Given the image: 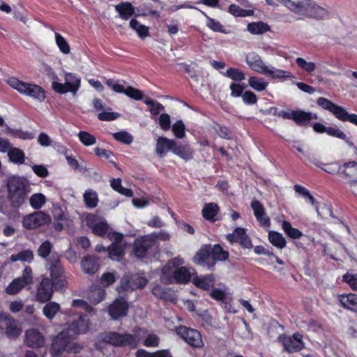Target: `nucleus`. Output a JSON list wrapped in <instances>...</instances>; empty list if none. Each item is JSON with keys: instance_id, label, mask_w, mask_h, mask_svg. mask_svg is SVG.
Returning a JSON list of instances; mask_svg holds the SVG:
<instances>
[{"instance_id": "54", "label": "nucleus", "mask_w": 357, "mask_h": 357, "mask_svg": "<svg viewBox=\"0 0 357 357\" xmlns=\"http://www.w3.org/2000/svg\"><path fill=\"white\" fill-rule=\"evenodd\" d=\"M55 40L60 51L63 54H68L70 48L66 40L59 33H55Z\"/></svg>"}, {"instance_id": "56", "label": "nucleus", "mask_w": 357, "mask_h": 357, "mask_svg": "<svg viewBox=\"0 0 357 357\" xmlns=\"http://www.w3.org/2000/svg\"><path fill=\"white\" fill-rule=\"evenodd\" d=\"M207 26L215 32H220L222 33H226L227 31L223 25L219 21H217L213 18L207 17Z\"/></svg>"}, {"instance_id": "2", "label": "nucleus", "mask_w": 357, "mask_h": 357, "mask_svg": "<svg viewBox=\"0 0 357 357\" xmlns=\"http://www.w3.org/2000/svg\"><path fill=\"white\" fill-rule=\"evenodd\" d=\"M6 185L10 207L14 209L22 207L31 190L29 181L23 176L13 175L6 179Z\"/></svg>"}, {"instance_id": "34", "label": "nucleus", "mask_w": 357, "mask_h": 357, "mask_svg": "<svg viewBox=\"0 0 357 357\" xmlns=\"http://www.w3.org/2000/svg\"><path fill=\"white\" fill-rule=\"evenodd\" d=\"M263 75L271 77L273 79L293 77V75L289 71L278 69L273 66H266V68Z\"/></svg>"}, {"instance_id": "1", "label": "nucleus", "mask_w": 357, "mask_h": 357, "mask_svg": "<svg viewBox=\"0 0 357 357\" xmlns=\"http://www.w3.org/2000/svg\"><path fill=\"white\" fill-rule=\"evenodd\" d=\"M89 328V319L86 314H80L77 319L73 320L66 328L62 330L52 340L50 353L53 356H59L63 351L77 354L82 347L74 343L75 337L86 333Z\"/></svg>"}, {"instance_id": "26", "label": "nucleus", "mask_w": 357, "mask_h": 357, "mask_svg": "<svg viewBox=\"0 0 357 357\" xmlns=\"http://www.w3.org/2000/svg\"><path fill=\"white\" fill-rule=\"evenodd\" d=\"M172 153L185 161L192 160L194 155V151L188 144H178L176 142Z\"/></svg>"}, {"instance_id": "29", "label": "nucleus", "mask_w": 357, "mask_h": 357, "mask_svg": "<svg viewBox=\"0 0 357 357\" xmlns=\"http://www.w3.org/2000/svg\"><path fill=\"white\" fill-rule=\"evenodd\" d=\"M211 266L215 267L217 261H224L228 259L229 252L223 250L220 244H215L213 246L211 245Z\"/></svg>"}, {"instance_id": "20", "label": "nucleus", "mask_w": 357, "mask_h": 357, "mask_svg": "<svg viewBox=\"0 0 357 357\" xmlns=\"http://www.w3.org/2000/svg\"><path fill=\"white\" fill-rule=\"evenodd\" d=\"M45 339L41 333L36 328L27 330L25 333V343L31 348L43 347Z\"/></svg>"}, {"instance_id": "64", "label": "nucleus", "mask_w": 357, "mask_h": 357, "mask_svg": "<svg viewBox=\"0 0 357 357\" xmlns=\"http://www.w3.org/2000/svg\"><path fill=\"white\" fill-rule=\"evenodd\" d=\"M209 296L217 301H223L227 297L225 291L218 288L213 289L209 293Z\"/></svg>"}, {"instance_id": "24", "label": "nucleus", "mask_w": 357, "mask_h": 357, "mask_svg": "<svg viewBox=\"0 0 357 357\" xmlns=\"http://www.w3.org/2000/svg\"><path fill=\"white\" fill-rule=\"evenodd\" d=\"M81 266L83 272L93 275L100 268V259L93 255H86L82 259Z\"/></svg>"}, {"instance_id": "25", "label": "nucleus", "mask_w": 357, "mask_h": 357, "mask_svg": "<svg viewBox=\"0 0 357 357\" xmlns=\"http://www.w3.org/2000/svg\"><path fill=\"white\" fill-rule=\"evenodd\" d=\"M151 292L153 295L160 300L172 302L174 299V291L172 288L160 284H155L153 287Z\"/></svg>"}, {"instance_id": "53", "label": "nucleus", "mask_w": 357, "mask_h": 357, "mask_svg": "<svg viewBox=\"0 0 357 357\" xmlns=\"http://www.w3.org/2000/svg\"><path fill=\"white\" fill-rule=\"evenodd\" d=\"M52 250V244L50 241H45L40 244L37 250V254L42 258L46 259Z\"/></svg>"}, {"instance_id": "50", "label": "nucleus", "mask_w": 357, "mask_h": 357, "mask_svg": "<svg viewBox=\"0 0 357 357\" xmlns=\"http://www.w3.org/2000/svg\"><path fill=\"white\" fill-rule=\"evenodd\" d=\"M296 63L301 70L308 73H312L316 69V64L314 62H308L301 57L296 59Z\"/></svg>"}, {"instance_id": "52", "label": "nucleus", "mask_w": 357, "mask_h": 357, "mask_svg": "<svg viewBox=\"0 0 357 357\" xmlns=\"http://www.w3.org/2000/svg\"><path fill=\"white\" fill-rule=\"evenodd\" d=\"M357 167V162L356 161H349L347 162H344L342 165H340V172H338V174L342 177L344 178H351V174L350 172L347 170L349 167Z\"/></svg>"}, {"instance_id": "15", "label": "nucleus", "mask_w": 357, "mask_h": 357, "mask_svg": "<svg viewBox=\"0 0 357 357\" xmlns=\"http://www.w3.org/2000/svg\"><path fill=\"white\" fill-rule=\"evenodd\" d=\"M226 239L231 243H238L244 249H250L253 247L252 240L243 227H236L232 234H229Z\"/></svg>"}, {"instance_id": "27", "label": "nucleus", "mask_w": 357, "mask_h": 357, "mask_svg": "<svg viewBox=\"0 0 357 357\" xmlns=\"http://www.w3.org/2000/svg\"><path fill=\"white\" fill-rule=\"evenodd\" d=\"M174 146H175L174 140L165 137H159L156 142L155 152L160 157H162L169 151L172 152Z\"/></svg>"}, {"instance_id": "55", "label": "nucleus", "mask_w": 357, "mask_h": 357, "mask_svg": "<svg viewBox=\"0 0 357 357\" xmlns=\"http://www.w3.org/2000/svg\"><path fill=\"white\" fill-rule=\"evenodd\" d=\"M185 127L183 122L181 120L177 121L172 126V132L175 137L178 139H183L185 136Z\"/></svg>"}, {"instance_id": "30", "label": "nucleus", "mask_w": 357, "mask_h": 357, "mask_svg": "<svg viewBox=\"0 0 357 357\" xmlns=\"http://www.w3.org/2000/svg\"><path fill=\"white\" fill-rule=\"evenodd\" d=\"M115 10L119 13V17L123 20H128L135 15V8L128 1H122L116 5Z\"/></svg>"}, {"instance_id": "41", "label": "nucleus", "mask_w": 357, "mask_h": 357, "mask_svg": "<svg viewBox=\"0 0 357 357\" xmlns=\"http://www.w3.org/2000/svg\"><path fill=\"white\" fill-rule=\"evenodd\" d=\"M304 198L305 199L306 202H309L313 206H315L316 211L319 215H321V213L320 212L321 208L322 210H325L331 217L334 218L332 207L325 204H324L322 206H320L319 203L316 202L314 197L311 195L310 192H308V195H306V197H304Z\"/></svg>"}, {"instance_id": "17", "label": "nucleus", "mask_w": 357, "mask_h": 357, "mask_svg": "<svg viewBox=\"0 0 357 357\" xmlns=\"http://www.w3.org/2000/svg\"><path fill=\"white\" fill-rule=\"evenodd\" d=\"M54 283L48 278H43L39 283L36 291V299L40 303H45L52 298Z\"/></svg>"}, {"instance_id": "14", "label": "nucleus", "mask_w": 357, "mask_h": 357, "mask_svg": "<svg viewBox=\"0 0 357 357\" xmlns=\"http://www.w3.org/2000/svg\"><path fill=\"white\" fill-rule=\"evenodd\" d=\"M50 216L43 211H36L25 215L22 220L23 227L27 229H33L46 225Z\"/></svg>"}, {"instance_id": "18", "label": "nucleus", "mask_w": 357, "mask_h": 357, "mask_svg": "<svg viewBox=\"0 0 357 357\" xmlns=\"http://www.w3.org/2000/svg\"><path fill=\"white\" fill-rule=\"evenodd\" d=\"M211 244L202 245L192 259L195 264L206 267L208 270L213 271V267L211 266Z\"/></svg>"}, {"instance_id": "61", "label": "nucleus", "mask_w": 357, "mask_h": 357, "mask_svg": "<svg viewBox=\"0 0 357 357\" xmlns=\"http://www.w3.org/2000/svg\"><path fill=\"white\" fill-rule=\"evenodd\" d=\"M342 280L347 283L354 291H357V275L346 273L342 277Z\"/></svg>"}, {"instance_id": "19", "label": "nucleus", "mask_w": 357, "mask_h": 357, "mask_svg": "<svg viewBox=\"0 0 357 357\" xmlns=\"http://www.w3.org/2000/svg\"><path fill=\"white\" fill-rule=\"evenodd\" d=\"M282 343L284 349L290 354L300 351L305 347L303 335L299 333H295L292 336H284L282 340Z\"/></svg>"}, {"instance_id": "6", "label": "nucleus", "mask_w": 357, "mask_h": 357, "mask_svg": "<svg viewBox=\"0 0 357 357\" xmlns=\"http://www.w3.org/2000/svg\"><path fill=\"white\" fill-rule=\"evenodd\" d=\"M175 332L179 337L191 347L201 349L204 347L202 336L198 330L180 325L176 327Z\"/></svg>"}, {"instance_id": "9", "label": "nucleus", "mask_w": 357, "mask_h": 357, "mask_svg": "<svg viewBox=\"0 0 357 357\" xmlns=\"http://www.w3.org/2000/svg\"><path fill=\"white\" fill-rule=\"evenodd\" d=\"M192 274L186 266L177 267L172 275L166 273L165 271L160 277V280L163 284H188L190 282Z\"/></svg>"}, {"instance_id": "57", "label": "nucleus", "mask_w": 357, "mask_h": 357, "mask_svg": "<svg viewBox=\"0 0 357 357\" xmlns=\"http://www.w3.org/2000/svg\"><path fill=\"white\" fill-rule=\"evenodd\" d=\"M317 167L321 168L324 172L330 174H338V172H340V166L337 162H332L328 164H324V167H322L321 165L317 164Z\"/></svg>"}, {"instance_id": "3", "label": "nucleus", "mask_w": 357, "mask_h": 357, "mask_svg": "<svg viewBox=\"0 0 357 357\" xmlns=\"http://www.w3.org/2000/svg\"><path fill=\"white\" fill-rule=\"evenodd\" d=\"M8 83L20 93L31 97L40 102H43L46 98V91L39 85L24 82L15 77L10 78Z\"/></svg>"}, {"instance_id": "8", "label": "nucleus", "mask_w": 357, "mask_h": 357, "mask_svg": "<svg viewBox=\"0 0 357 357\" xmlns=\"http://www.w3.org/2000/svg\"><path fill=\"white\" fill-rule=\"evenodd\" d=\"M32 268L26 266L20 277L15 278L6 287V292L9 295L18 294L24 287L33 283Z\"/></svg>"}, {"instance_id": "7", "label": "nucleus", "mask_w": 357, "mask_h": 357, "mask_svg": "<svg viewBox=\"0 0 357 357\" xmlns=\"http://www.w3.org/2000/svg\"><path fill=\"white\" fill-rule=\"evenodd\" d=\"M49 263L50 264V272L52 278L50 280L54 283L55 291L63 290V289L66 286L67 282L64 268L61 264L59 257L52 256L50 259Z\"/></svg>"}, {"instance_id": "10", "label": "nucleus", "mask_w": 357, "mask_h": 357, "mask_svg": "<svg viewBox=\"0 0 357 357\" xmlns=\"http://www.w3.org/2000/svg\"><path fill=\"white\" fill-rule=\"evenodd\" d=\"M274 115L282 117L284 119L294 121L298 126L307 127L310 125L312 116L310 112H305L302 109L284 111L281 110L275 112Z\"/></svg>"}, {"instance_id": "4", "label": "nucleus", "mask_w": 357, "mask_h": 357, "mask_svg": "<svg viewBox=\"0 0 357 357\" xmlns=\"http://www.w3.org/2000/svg\"><path fill=\"white\" fill-rule=\"evenodd\" d=\"M317 104L324 109L332 113L338 120L346 122L349 121L357 126V114H349L346 109L333 103L331 100L324 97H319L317 99Z\"/></svg>"}, {"instance_id": "62", "label": "nucleus", "mask_w": 357, "mask_h": 357, "mask_svg": "<svg viewBox=\"0 0 357 357\" xmlns=\"http://www.w3.org/2000/svg\"><path fill=\"white\" fill-rule=\"evenodd\" d=\"M214 130L221 138L227 139H230V131L227 127L215 123Z\"/></svg>"}, {"instance_id": "40", "label": "nucleus", "mask_w": 357, "mask_h": 357, "mask_svg": "<svg viewBox=\"0 0 357 357\" xmlns=\"http://www.w3.org/2000/svg\"><path fill=\"white\" fill-rule=\"evenodd\" d=\"M248 31L252 34H263L269 31V26L261 21L249 23L247 27Z\"/></svg>"}, {"instance_id": "33", "label": "nucleus", "mask_w": 357, "mask_h": 357, "mask_svg": "<svg viewBox=\"0 0 357 357\" xmlns=\"http://www.w3.org/2000/svg\"><path fill=\"white\" fill-rule=\"evenodd\" d=\"M34 259L33 252L31 250H23L17 254L12 255L9 260L10 262H15L17 261L23 263L31 264Z\"/></svg>"}, {"instance_id": "51", "label": "nucleus", "mask_w": 357, "mask_h": 357, "mask_svg": "<svg viewBox=\"0 0 357 357\" xmlns=\"http://www.w3.org/2000/svg\"><path fill=\"white\" fill-rule=\"evenodd\" d=\"M79 141L86 146H89L96 143V137L86 131H79L78 135Z\"/></svg>"}, {"instance_id": "37", "label": "nucleus", "mask_w": 357, "mask_h": 357, "mask_svg": "<svg viewBox=\"0 0 357 357\" xmlns=\"http://www.w3.org/2000/svg\"><path fill=\"white\" fill-rule=\"evenodd\" d=\"M84 202L87 208H93L97 206L98 203V197L96 191L88 189L83 195Z\"/></svg>"}, {"instance_id": "16", "label": "nucleus", "mask_w": 357, "mask_h": 357, "mask_svg": "<svg viewBox=\"0 0 357 357\" xmlns=\"http://www.w3.org/2000/svg\"><path fill=\"white\" fill-rule=\"evenodd\" d=\"M129 309L128 302L121 296L116 298L109 306L108 314L113 320L126 317Z\"/></svg>"}, {"instance_id": "63", "label": "nucleus", "mask_w": 357, "mask_h": 357, "mask_svg": "<svg viewBox=\"0 0 357 357\" xmlns=\"http://www.w3.org/2000/svg\"><path fill=\"white\" fill-rule=\"evenodd\" d=\"M116 280L114 274L107 272L102 274L100 278V283L103 287H108L112 284Z\"/></svg>"}, {"instance_id": "36", "label": "nucleus", "mask_w": 357, "mask_h": 357, "mask_svg": "<svg viewBox=\"0 0 357 357\" xmlns=\"http://www.w3.org/2000/svg\"><path fill=\"white\" fill-rule=\"evenodd\" d=\"M326 134L331 137H336L344 141L350 147L354 146V142L350 140L349 137H348L342 130L336 126L328 127Z\"/></svg>"}, {"instance_id": "58", "label": "nucleus", "mask_w": 357, "mask_h": 357, "mask_svg": "<svg viewBox=\"0 0 357 357\" xmlns=\"http://www.w3.org/2000/svg\"><path fill=\"white\" fill-rule=\"evenodd\" d=\"M125 95L135 100H140L143 98L142 92L140 90L130 86L126 89Z\"/></svg>"}, {"instance_id": "5", "label": "nucleus", "mask_w": 357, "mask_h": 357, "mask_svg": "<svg viewBox=\"0 0 357 357\" xmlns=\"http://www.w3.org/2000/svg\"><path fill=\"white\" fill-rule=\"evenodd\" d=\"M100 337L102 342L114 347L135 349L138 344L136 336L128 333L120 334L118 332L109 331L102 333Z\"/></svg>"}, {"instance_id": "46", "label": "nucleus", "mask_w": 357, "mask_h": 357, "mask_svg": "<svg viewBox=\"0 0 357 357\" xmlns=\"http://www.w3.org/2000/svg\"><path fill=\"white\" fill-rule=\"evenodd\" d=\"M54 217V228L57 231H61L63 229V224L61 221L66 220V215L61 211H54L53 213Z\"/></svg>"}, {"instance_id": "13", "label": "nucleus", "mask_w": 357, "mask_h": 357, "mask_svg": "<svg viewBox=\"0 0 357 357\" xmlns=\"http://www.w3.org/2000/svg\"><path fill=\"white\" fill-rule=\"evenodd\" d=\"M153 238L148 235L135 238L132 245L133 255L138 259L144 258L153 247Z\"/></svg>"}, {"instance_id": "42", "label": "nucleus", "mask_w": 357, "mask_h": 357, "mask_svg": "<svg viewBox=\"0 0 357 357\" xmlns=\"http://www.w3.org/2000/svg\"><path fill=\"white\" fill-rule=\"evenodd\" d=\"M60 305L54 301H47L43 307V312L44 315L50 320H52L57 312L60 310Z\"/></svg>"}, {"instance_id": "44", "label": "nucleus", "mask_w": 357, "mask_h": 357, "mask_svg": "<svg viewBox=\"0 0 357 357\" xmlns=\"http://www.w3.org/2000/svg\"><path fill=\"white\" fill-rule=\"evenodd\" d=\"M223 75L235 82H241L245 78L244 72L236 68H229Z\"/></svg>"}, {"instance_id": "49", "label": "nucleus", "mask_w": 357, "mask_h": 357, "mask_svg": "<svg viewBox=\"0 0 357 357\" xmlns=\"http://www.w3.org/2000/svg\"><path fill=\"white\" fill-rule=\"evenodd\" d=\"M109 257H121L125 254V246L122 244L112 243L107 248Z\"/></svg>"}, {"instance_id": "32", "label": "nucleus", "mask_w": 357, "mask_h": 357, "mask_svg": "<svg viewBox=\"0 0 357 357\" xmlns=\"http://www.w3.org/2000/svg\"><path fill=\"white\" fill-rule=\"evenodd\" d=\"M219 211V206L216 203L211 202L204 204L202 213L205 220L214 222L216 220L215 218L218 214Z\"/></svg>"}, {"instance_id": "43", "label": "nucleus", "mask_w": 357, "mask_h": 357, "mask_svg": "<svg viewBox=\"0 0 357 357\" xmlns=\"http://www.w3.org/2000/svg\"><path fill=\"white\" fill-rule=\"evenodd\" d=\"M248 84L254 90L257 91H262L266 89L268 83L262 77L252 76L249 78Z\"/></svg>"}, {"instance_id": "45", "label": "nucleus", "mask_w": 357, "mask_h": 357, "mask_svg": "<svg viewBox=\"0 0 357 357\" xmlns=\"http://www.w3.org/2000/svg\"><path fill=\"white\" fill-rule=\"evenodd\" d=\"M46 197L41 193H36L29 198V204L34 209H40L45 204Z\"/></svg>"}, {"instance_id": "47", "label": "nucleus", "mask_w": 357, "mask_h": 357, "mask_svg": "<svg viewBox=\"0 0 357 357\" xmlns=\"http://www.w3.org/2000/svg\"><path fill=\"white\" fill-rule=\"evenodd\" d=\"M91 231L95 235L103 237L109 232V227L105 220H102L98 225L91 229Z\"/></svg>"}, {"instance_id": "12", "label": "nucleus", "mask_w": 357, "mask_h": 357, "mask_svg": "<svg viewBox=\"0 0 357 357\" xmlns=\"http://www.w3.org/2000/svg\"><path fill=\"white\" fill-rule=\"evenodd\" d=\"M149 281L146 278L138 275H125L121 281V287L124 291H132L144 288Z\"/></svg>"}, {"instance_id": "28", "label": "nucleus", "mask_w": 357, "mask_h": 357, "mask_svg": "<svg viewBox=\"0 0 357 357\" xmlns=\"http://www.w3.org/2000/svg\"><path fill=\"white\" fill-rule=\"evenodd\" d=\"M192 282L197 288L208 291L214 287L215 277L213 274H208L202 277L196 276Z\"/></svg>"}, {"instance_id": "39", "label": "nucleus", "mask_w": 357, "mask_h": 357, "mask_svg": "<svg viewBox=\"0 0 357 357\" xmlns=\"http://www.w3.org/2000/svg\"><path fill=\"white\" fill-rule=\"evenodd\" d=\"M8 155L9 160L15 164L22 165L24 163V153L18 148L11 147L8 152Z\"/></svg>"}, {"instance_id": "48", "label": "nucleus", "mask_w": 357, "mask_h": 357, "mask_svg": "<svg viewBox=\"0 0 357 357\" xmlns=\"http://www.w3.org/2000/svg\"><path fill=\"white\" fill-rule=\"evenodd\" d=\"M113 138L122 144L129 145L133 142V137L126 131H119L112 134Z\"/></svg>"}, {"instance_id": "23", "label": "nucleus", "mask_w": 357, "mask_h": 357, "mask_svg": "<svg viewBox=\"0 0 357 357\" xmlns=\"http://www.w3.org/2000/svg\"><path fill=\"white\" fill-rule=\"evenodd\" d=\"M245 62L252 70L262 75L267 66L263 62L261 56L255 52L249 53L246 56Z\"/></svg>"}, {"instance_id": "59", "label": "nucleus", "mask_w": 357, "mask_h": 357, "mask_svg": "<svg viewBox=\"0 0 357 357\" xmlns=\"http://www.w3.org/2000/svg\"><path fill=\"white\" fill-rule=\"evenodd\" d=\"M242 99L243 102L248 105L256 104L258 100L257 95L251 91H245L242 96Z\"/></svg>"}, {"instance_id": "31", "label": "nucleus", "mask_w": 357, "mask_h": 357, "mask_svg": "<svg viewBox=\"0 0 357 357\" xmlns=\"http://www.w3.org/2000/svg\"><path fill=\"white\" fill-rule=\"evenodd\" d=\"M52 89L59 94H65L68 92L72 93L73 95L76 94L79 87H78V82L76 84H72L65 81L64 84L58 82H53L52 84Z\"/></svg>"}, {"instance_id": "21", "label": "nucleus", "mask_w": 357, "mask_h": 357, "mask_svg": "<svg viewBox=\"0 0 357 357\" xmlns=\"http://www.w3.org/2000/svg\"><path fill=\"white\" fill-rule=\"evenodd\" d=\"M251 208L259 224L263 227H270L271 220L266 215L263 204L258 200H253L251 202Z\"/></svg>"}, {"instance_id": "38", "label": "nucleus", "mask_w": 357, "mask_h": 357, "mask_svg": "<svg viewBox=\"0 0 357 357\" xmlns=\"http://www.w3.org/2000/svg\"><path fill=\"white\" fill-rule=\"evenodd\" d=\"M282 228L285 234L291 239H298L303 236V234L298 229L292 227L290 222L284 220L282 223Z\"/></svg>"}, {"instance_id": "11", "label": "nucleus", "mask_w": 357, "mask_h": 357, "mask_svg": "<svg viewBox=\"0 0 357 357\" xmlns=\"http://www.w3.org/2000/svg\"><path fill=\"white\" fill-rule=\"evenodd\" d=\"M0 329L4 330L8 337L16 338L21 333V329L17 326V322L10 314L0 312Z\"/></svg>"}, {"instance_id": "35", "label": "nucleus", "mask_w": 357, "mask_h": 357, "mask_svg": "<svg viewBox=\"0 0 357 357\" xmlns=\"http://www.w3.org/2000/svg\"><path fill=\"white\" fill-rule=\"evenodd\" d=\"M268 238L269 242L278 249H282L287 245L285 238L278 231H270L268 232Z\"/></svg>"}, {"instance_id": "60", "label": "nucleus", "mask_w": 357, "mask_h": 357, "mask_svg": "<svg viewBox=\"0 0 357 357\" xmlns=\"http://www.w3.org/2000/svg\"><path fill=\"white\" fill-rule=\"evenodd\" d=\"M105 84L107 86L111 88L114 92L118 93L125 94V92H126L125 87L119 83H116L113 79H107L105 81Z\"/></svg>"}, {"instance_id": "22", "label": "nucleus", "mask_w": 357, "mask_h": 357, "mask_svg": "<svg viewBox=\"0 0 357 357\" xmlns=\"http://www.w3.org/2000/svg\"><path fill=\"white\" fill-rule=\"evenodd\" d=\"M339 305L344 309L357 313V294H342L337 296Z\"/></svg>"}]
</instances>
